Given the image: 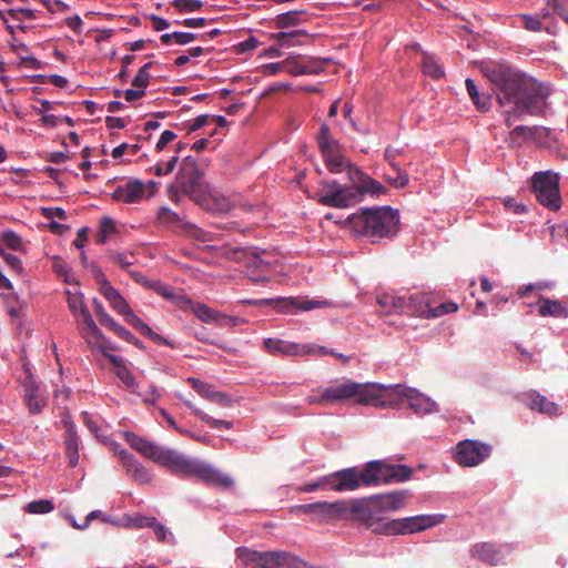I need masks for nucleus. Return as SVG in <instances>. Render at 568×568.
<instances>
[{
  "label": "nucleus",
  "mask_w": 568,
  "mask_h": 568,
  "mask_svg": "<svg viewBox=\"0 0 568 568\" xmlns=\"http://www.w3.org/2000/svg\"><path fill=\"white\" fill-rule=\"evenodd\" d=\"M485 75L495 87L508 128L525 114L538 115L550 94L548 85L507 64L487 68Z\"/></svg>",
  "instance_id": "obj_1"
},
{
  "label": "nucleus",
  "mask_w": 568,
  "mask_h": 568,
  "mask_svg": "<svg viewBox=\"0 0 568 568\" xmlns=\"http://www.w3.org/2000/svg\"><path fill=\"white\" fill-rule=\"evenodd\" d=\"M124 439L130 447L143 457L168 468L172 474L183 477H196L203 483L221 488H232L234 480L231 476L222 474L216 468L180 454L173 449L159 446L134 433L125 432Z\"/></svg>",
  "instance_id": "obj_2"
},
{
  "label": "nucleus",
  "mask_w": 568,
  "mask_h": 568,
  "mask_svg": "<svg viewBox=\"0 0 568 568\" xmlns=\"http://www.w3.org/2000/svg\"><path fill=\"white\" fill-rule=\"evenodd\" d=\"M346 223L354 233L375 241L393 236L397 232L399 215L389 206L365 207L351 214Z\"/></svg>",
  "instance_id": "obj_3"
},
{
  "label": "nucleus",
  "mask_w": 568,
  "mask_h": 568,
  "mask_svg": "<svg viewBox=\"0 0 568 568\" xmlns=\"http://www.w3.org/2000/svg\"><path fill=\"white\" fill-rule=\"evenodd\" d=\"M338 481L337 488L345 489V491H352L361 486H375L384 483V462L372 460L367 463L363 470L356 467H349L342 470H337Z\"/></svg>",
  "instance_id": "obj_4"
},
{
  "label": "nucleus",
  "mask_w": 568,
  "mask_h": 568,
  "mask_svg": "<svg viewBox=\"0 0 568 568\" xmlns=\"http://www.w3.org/2000/svg\"><path fill=\"white\" fill-rule=\"evenodd\" d=\"M444 518L440 514L397 518L376 526L374 531L386 536L410 535L437 526Z\"/></svg>",
  "instance_id": "obj_5"
},
{
  "label": "nucleus",
  "mask_w": 568,
  "mask_h": 568,
  "mask_svg": "<svg viewBox=\"0 0 568 568\" xmlns=\"http://www.w3.org/2000/svg\"><path fill=\"white\" fill-rule=\"evenodd\" d=\"M531 180L537 201L550 211H558L561 207L559 175L549 171L536 172Z\"/></svg>",
  "instance_id": "obj_6"
},
{
  "label": "nucleus",
  "mask_w": 568,
  "mask_h": 568,
  "mask_svg": "<svg viewBox=\"0 0 568 568\" xmlns=\"http://www.w3.org/2000/svg\"><path fill=\"white\" fill-rule=\"evenodd\" d=\"M359 200L361 190L354 182L352 185H343L336 181L325 182L318 196V202L329 207H347Z\"/></svg>",
  "instance_id": "obj_7"
},
{
  "label": "nucleus",
  "mask_w": 568,
  "mask_h": 568,
  "mask_svg": "<svg viewBox=\"0 0 568 568\" xmlns=\"http://www.w3.org/2000/svg\"><path fill=\"white\" fill-rule=\"evenodd\" d=\"M409 387L396 385H383L377 383H368L367 405L375 407H398L406 400Z\"/></svg>",
  "instance_id": "obj_8"
},
{
  "label": "nucleus",
  "mask_w": 568,
  "mask_h": 568,
  "mask_svg": "<svg viewBox=\"0 0 568 568\" xmlns=\"http://www.w3.org/2000/svg\"><path fill=\"white\" fill-rule=\"evenodd\" d=\"M295 514L308 515L313 521L329 524L344 519L345 500L316 501L311 504L297 505L292 508Z\"/></svg>",
  "instance_id": "obj_9"
},
{
  "label": "nucleus",
  "mask_w": 568,
  "mask_h": 568,
  "mask_svg": "<svg viewBox=\"0 0 568 568\" xmlns=\"http://www.w3.org/2000/svg\"><path fill=\"white\" fill-rule=\"evenodd\" d=\"M367 389L368 383L362 384L347 379L324 388V397L329 399L331 405L346 399H355L359 405H367Z\"/></svg>",
  "instance_id": "obj_10"
},
{
  "label": "nucleus",
  "mask_w": 568,
  "mask_h": 568,
  "mask_svg": "<svg viewBox=\"0 0 568 568\" xmlns=\"http://www.w3.org/2000/svg\"><path fill=\"white\" fill-rule=\"evenodd\" d=\"M243 303L254 306H270L274 305L281 313H293L294 311H311L314 308H322L328 306L327 301L306 300L300 297H278V298H263V300H246Z\"/></svg>",
  "instance_id": "obj_11"
},
{
  "label": "nucleus",
  "mask_w": 568,
  "mask_h": 568,
  "mask_svg": "<svg viewBox=\"0 0 568 568\" xmlns=\"http://www.w3.org/2000/svg\"><path fill=\"white\" fill-rule=\"evenodd\" d=\"M377 508L373 503V496L369 498L345 500L344 519L357 520L367 528H373L381 518Z\"/></svg>",
  "instance_id": "obj_12"
},
{
  "label": "nucleus",
  "mask_w": 568,
  "mask_h": 568,
  "mask_svg": "<svg viewBox=\"0 0 568 568\" xmlns=\"http://www.w3.org/2000/svg\"><path fill=\"white\" fill-rule=\"evenodd\" d=\"M490 446L480 442L466 439L458 443L455 452V460L464 467L479 465L490 455Z\"/></svg>",
  "instance_id": "obj_13"
},
{
  "label": "nucleus",
  "mask_w": 568,
  "mask_h": 568,
  "mask_svg": "<svg viewBox=\"0 0 568 568\" xmlns=\"http://www.w3.org/2000/svg\"><path fill=\"white\" fill-rule=\"evenodd\" d=\"M281 551H257L247 547H239L236 557L242 565L250 568H276Z\"/></svg>",
  "instance_id": "obj_14"
},
{
  "label": "nucleus",
  "mask_w": 568,
  "mask_h": 568,
  "mask_svg": "<svg viewBox=\"0 0 568 568\" xmlns=\"http://www.w3.org/2000/svg\"><path fill=\"white\" fill-rule=\"evenodd\" d=\"M202 179L203 173L201 170L179 172L176 175V183L185 195L199 203L204 195Z\"/></svg>",
  "instance_id": "obj_15"
},
{
  "label": "nucleus",
  "mask_w": 568,
  "mask_h": 568,
  "mask_svg": "<svg viewBox=\"0 0 568 568\" xmlns=\"http://www.w3.org/2000/svg\"><path fill=\"white\" fill-rule=\"evenodd\" d=\"M263 345L267 353L275 356H302L312 352L307 345L272 337L264 339Z\"/></svg>",
  "instance_id": "obj_16"
},
{
  "label": "nucleus",
  "mask_w": 568,
  "mask_h": 568,
  "mask_svg": "<svg viewBox=\"0 0 568 568\" xmlns=\"http://www.w3.org/2000/svg\"><path fill=\"white\" fill-rule=\"evenodd\" d=\"M24 403L29 413L33 415L40 414L48 403L44 390L32 377L27 378L24 383Z\"/></svg>",
  "instance_id": "obj_17"
},
{
  "label": "nucleus",
  "mask_w": 568,
  "mask_h": 568,
  "mask_svg": "<svg viewBox=\"0 0 568 568\" xmlns=\"http://www.w3.org/2000/svg\"><path fill=\"white\" fill-rule=\"evenodd\" d=\"M115 452L122 466L136 483L145 484L151 480L152 475L150 471L132 454L125 449H116Z\"/></svg>",
  "instance_id": "obj_18"
},
{
  "label": "nucleus",
  "mask_w": 568,
  "mask_h": 568,
  "mask_svg": "<svg viewBox=\"0 0 568 568\" xmlns=\"http://www.w3.org/2000/svg\"><path fill=\"white\" fill-rule=\"evenodd\" d=\"M408 494L406 490H396L387 494L374 495L373 503L378 514L384 511H397L405 507Z\"/></svg>",
  "instance_id": "obj_19"
},
{
  "label": "nucleus",
  "mask_w": 568,
  "mask_h": 568,
  "mask_svg": "<svg viewBox=\"0 0 568 568\" xmlns=\"http://www.w3.org/2000/svg\"><path fill=\"white\" fill-rule=\"evenodd\" d=\"M400 154V152L393 146H387L384 153L385 160L388 162L392 171L396 173V178H390L389 173H385L386 181L395 186V187H405L408 182V174L400 170L398 164L396 163L397 156Z\"/></svg>",
  "instance_id": "obj_20"
},
{
  "label": "nucleus",
  "mask_w": 568,
  "mask_h": 568,
  "mask_svg": "<svg viewBox=\"0 0 568 568\" xmlns=\"http://www.w3.org/2000/svg\"><path fill=\"white\" fill-rule=\"evenodd\" d=\"M349 179L352 182L356 183L357 187L361 190V197L365 193L378 195L385 191L384 186L378 181L366 175L359 169L349 168Z\"/></svg>",
  "instance_id": "obj_21"
},
{
  "label": "nucleus",
  "mask_w": 568,
  "mask_h": 568,
  "mask_svg": "<svg viewBox=\"0 0 568 568\" xmlns=\"http://www.w3.org/2000/svg\"><path fill=\"white\" fill-rule=\"evenodd\" d=\"M100 292L108 300L110 305L121 315L124 316L131 310L123 296L110 284L109 281H103Z\"/></svg>",
  "instance_id": "obj_22"
},
{
  "label": "nucleus",
  "mask_w": 568,
  "mask_h": 568,
  "mask_svg": "<svg viewBox=\"0 0 568 568\" xmlns=\"http://www.w3.org/2000/svg\"><path fill=\"white\" fill-rule=\"evenodd\" d=\"M539 315L542 317L552 316L557 318H567L568 317V308L557 300H550L540 297L539 302Z\"/></svg>",
  "instance_id": "obj_23"
},
{
  "label": "nucleus",
  "mask_w": 568,
  "mask_h": 568,
  "mask_svg": "<svg viewBox=\"0 0 568 568\" xmlns=\"http://www.w3.org/2000/svg\"><path fill=\"white\" fill-rule=\"evenodd\" d=\"M406 400L408 403L409 408H412L417 414H428L434 410L435 403L429 398L425 397L415 388L409 387V392L407 393Z\"/></svg>",
  "instance_id": "obj_24"
},
{
  "label": "nucleus",
  "mask_w": 568,
  "mask_h": 568,
  "mask_svg": "<svg viewBox=\"0 0 568 568\" xmlns=\"http://www.w3.org/2000/svg\"><path fill=\"white\" fill-rule=\"evenodd\" d=\"M470 552L473 557L490 566L497 565L500 559L499 551L496 549L495 545L490 542L476 544L471 547Z\"/></svg>",
  "instance_id": "obj_25"
},
{
  "label": "nucleus",
  "mask_w": 568,
  "mask_h": 568,
  "mask_svg": "<svg viewBox=\"0 0 568 568\" xmlns=\"http://www.w3.org/2000/svg\"><path fill=\"white\" fill-rule=\"evenodd\" d=\"M336 475H337V471L332 473L326 476H323L315 481L307 483L301 488V490L304 493H310V491H315L317 489H327L328 488V489H332V490L338 491V493L345 491V489L337 488L338 481H341V479H337L338 476H336Z\"/></svg>",
  "instance_id": "obj_26"
},
{
  "label": "nucleus",
  "mask_w": 568,
  "mask_h": 568,
  "mask_svg": "<svg viewBox=\"0 0 568 568\" xmlns=\"http://www.w3.org/2000/svg\"><path fill=\"white\" fill-rule=\"evenodd\" d=\"M413 469L406 465H392L384 462V483H402L410 478Z\"/></svg>",
  "instance_id": "obj_27"
},
{
  "label": "nucleus",
  "mask_w": 568,
  "mask_h": 568,
  "mask_svg": "<svg viewBox=\"0 0 568 568\" xmlns=\"http://www.w3.org/2000/svg\"><path fill=\"white\" fill-rule=\"evenodd\" d=\"M529 408L532 410H538L539 413L546 414L548 416H556L559 414L558 405L554 402H550L548 398L540 394H531Z\"/></svg>",
  "instance_id": "obj_28"
},
{
  "label": "nucleus",
  "mask_w": 568,
  "mask_h": 568,
  "mask_svg": "<svg viewBox=\"0 0 568 568\" xmlns=\"http://www.w3.org/2000/svg\"><path fill=\"white\" fill-rule=\"evenodd\" d=\"M79 315H81L84 325L80 328V333L84 338L89 341V343L91 342V337L94 339L103 338L102 332L94 323V320L88 308H82V312Z\"/></svg>",
  "instance_id": "obj_29"
},
{
  "label": "nucleus",
  "mask_w": 568,
  "mask_h": 568,
  "mask_svg": "<svg viewBox=\"0 0 568 568\" xmlns=\"http://www.w3.org/2000/svg\"><path fill=\"white\" fill-rule=\"evenodd\" d=\"M422 69L424 74L433 78L440 79L445 77V70L439 63L438 59L429 53L424 52L422 58Z\"/></svg>",
  "instance_id": "obj_30"
},
{
  "label": "nucleus",
  "mask_w": 568,
  "mask_h": 568,
  "mask_svg": "<svg viewBox=\"0 0 568 568\" xmlns=\"http://www.w3.org/2000/svg\"><path fill=\"white\" fill-rule=\"evenodd\" d=\"M305 30H294L288 32H276L271 33V39L275 40L281 47H294L303 45L304 43L300 40L301 37H306Z\"/></svg>",
  "instance_id": "obj_31"
},
{
  "label": "nucleus",
  "mask_w": 568,
  "mask_h": 568,
  "mask_svg": "<svg viewBox=\"0 0 568 568\" xmlns=\"http://www.w3.org/2000/svg\"><path fill=\"white\" fill-rule=\"evenodd\" d=\"M65 454L69 459V466L75 467L79 463V440L75 430L70 426L69 433L64 434Z\"/></svg>",
  "instance_id": "obj_32"
},
{
  "label": "nucleus",
  "mask_w": 568,
  "mask_h": 568,
  "mask_svg": "<svg viewBox=\"0 0 568 568\" xmlns=\"http://www.w3.org/2000/svg\"><path fill=\"white\" fill-rule=\"evenodd\" d=\"M377 303L385 313L403 312L406 308V297L384 294L378 297Z\"/></svg>",
  "instance_id": "obj_33"
},
{
  "label": "nucleus",
  "mask_w": 568,
  "mask_h": 568,
  "mask_svg": "<svg viewBox=\"0 0 568 568\" xmlns=\"http://www.w3.org/2000/svg\"><path fill=\"white\" fill-rule=\"evenodd\" d=\"M467 92L479 111H487L490 106V95L480 94L473 79L465 81Z\"/></svg>",
  "instance_id": "obj_34"
},
{
  "label": "nucleus",
  "mask_w": 568,
  "mask_h": 568,
  "mask_svg": "<svg viewBox=\"0 0 568 568\" xmlns=\"http://www.w3.org/2000/svg\"><path fill=\"white\" fill-rule=\"evenodd\" d=\"M185 405L193 410L196 417H199L203 423L207 424L212 428L224 427L226 429H231L233 427L232 422L213 418L202 409L195 407L194 404L190 400H186Z\"/></svg>",
  "instance_id": "obj_35"
},
{
  "label": "nucleus",
  "mask_w": 568,
  "mask_h": 568,
  "mask_svg": "<svg viewBox=\"0 0 568 568\" xmlns=\"http://www.w3.org/2000/svg\"><path fill=\"white\" fill-rule=\"evenodd\" d=\"M406 307H409L414 313L427 318V308L429 306V297L426 294L417 293L406 298Z\"/></svg>",
  "instance_id": "obj_36"
},
{
  "label": "nucleus",
  "mask_w": 568,
  "mask_h": 568,
  "mask_svg": "<svg viewBox=\"0 0 568 568\" xmlns=\"http://www.w3.org/2000/svg\"><path fill=\"white\" fill-rule=\"evenodd\" d=\"M304 11H288L282 14H278L274 24L277 29H287L291 27L298 26L303 21Z\"/></svg>",
  "instance_id": "obj_37"
},
{
  "label": "nucleus",
  "mask_w": 568,
  "mask_h": 568,
  "mask_svg": "<svg viewBox=\"0 0 568 568\" xmlns=\"http://www.w3.org/2000/svg\"><path fill=\"white\" fill-rule=\"evenodd\" d=\"M123 186L124 191V203H136L144 194V185L139 180H132L125 183Z\"/></svg>",
  "instance_id": "obj_38"
},
{
  "label": "nucleus",
  "mask_w": 568,
  "mask_h": 568,
  "mask_svg": "<svg viewBox=\"0 0 568 568\" xmlns=\"http://www.w3.org/2000/svg\"><path fill=\"white\" fill-rule=\"evenodd\" d=\"M164 298L173 301L178 307L183 311H187L189 307L193 306V301L180 292H175L172 287H164L162 295Z\"/></svg>",
  "instance_id": "obj_39"
},
{
  "label": "nucleus",
  "mask_w": 568,
  "mask_h": 568,
  "mask_svg": "<svg viewBox=\"0 0 568 568\" xmlns=\"http://www.w3.org/2000/svg\"><path fill=\"white\" fill-rule=\"evenodd\" d=\"M303 61L306 74H318L325 70L326 65L329 64L332 60L328 58L304 57Z\"/></svg>",
  "instance_id": "obj_40"
},
{
  "label": "nucleus",
  "mask_w": 568,
  "mask_h": 568,
  "mask_svg": "<svg viewBox=\"0 0 568 568\" xmlns=\"http://www.w3.org/2000/svg\"><path fill=\"white\" fill-rule=\"evenodd\" d=\"M326 166L328 168L329 172L332 173H338L342 171L343 168H353L349 163L346 162V159L344 155H342L338 152H335L333 154L324 156Z\"/></svg>",
  "instance_id": "obj_41"
},
{
  "label": "nucleus",
  "mask_w": 568,
  "mask_h": 568,
  "mask_svg": "<svg viewBox=\"0 0 568 568\" xmlns=\"http://www.w3.org/2000/svg\"><path fill=\"white\" fill-rule=\"evenodd\" d=\"M115 374L122 381V383L125 385L128 389H130L134 394L141 395V393L138 392V383L135 381L134 375L125 365H119V368L115 369Z\"/></svg>",
  "instance_id": "obj_42"
},
{
  "label": "nucleus",
  "mask_w": 568,
  "mask_h": 568,
  "mask_svg": "<svg viewBox=\"0 0 568 568\" xmlns=\"http://www.w3.org/2000/svg\"><path fill=\"white\" fill-rule=\"evenodd\" d=\"M116 232V226L114 221L111 217H103L100 221L99 232L97 234V243L104 244L108 240V236Z\"/></svg>",
  "instance_id": "obj_43"
},
{
  "label": "nucleus",
  "mask_w": 568,
  "mask_h": 568,
  "mask_svg": "<svg viewBox=\"0 0 568 568\" xmlns=\"http://www.w3.org/2000/svg\"><path fill=\"white\" fill-rule=\"evenodd\" d=\"M187 311H192L199 320L205 323L214 322L219 317V314L205 304H195L193 302V306L189 307Z\"/></svg>",
  "instance_id": "obj_44"
},
{
  "label": "nucleus",
  "mask_w": 568,
  "mask_h": 568,
  "mask_svg": "<svg viewBox=\"0 0 568 568\" xmlns=\"http://www.w3.org/2000/svg\"><path fill=\"white\" fill-rule=\"evenodd\" d=\"M187 383L192 386V388L203 398L210 400L216 389L207 383L202 382L195 377H189Z\"/></svg>",
  "instance_id": "obj_45"
},
{
  "label": "nucleus",
  "mask_w": 568,
  "mask_h": 568,
  "mask_svg": "<svg viewBox=\"0 0 568 568\" xmlns=\"http://www.w3.org/2000/svg\"><path fill=\"white\" fill-rule=\"evenodd\" d=\"M154 64V62H148L144 65H142L135 77L133 78L132 85L144 90L150 83L151 75L149 73V69Z\"/></svg>",
  "instance_id": "obj_46"
},
{
  "label": "nucleus",
  "mask_w": 568,
  "mask_h": 568,
  "mask_svg": "<svg viewBox=\"0 0 568 568\" xmlns=\"http://www.w3.org/2000/svg\"><path fill=\"white\" fill-rule=\"evenodd\" d=\"M24 509L29 514H47L52 511L54 506L51 500L40 499L28 503Z\"/></svg>",
  "instance_id": "obj_47"
},
{
  "label": "nucleus",
  "mask_w": 568,
  "mask_h": 568,
  "mask_svg": "<svg viewBox=\"0 0 568 568\" xmlns=\"http://www.w3.org/2000/svg\"><path fill=\"white\" fill-rule=\"evenodd\" d=\"M171 4L180 13L199 11L203 7V2L201 0H173Z\"/></svg>",
  "instance_id": "obj_48"
},
{
  "label": "nucleus",
  "mask_w": 568,
  "mask_h": 568,
  "mask_svg": "<svg viewBox=\"0 0 568 568\" xmlns=\"http://www.w3.org/2000/svg\"><path fill=\"white\" fill-rule=\"evenodd\" d=\"M93 306H94V312H95V315L98 316L99 323L102 326L111 329L116 322L104 311L102 303L100 301H98L97 298L93 300Z\"/></svg>",
  "instance_id": "obj_49"
},
{
  "label": "nucleus",
  "mask_w": 568,
  "mask_h": 568,
  "mask_svg": "<svg viewBox=\"0 0 568 568\" xmlns=\"http://www.w3.org/2000/svg\"><path fill=\"white\" fill-rule=\"evenodd\" d=\"M458 310V305L454 302H445L436 307L427 308V318L439 317L445 314L454 313Z\"/></svg>",
  "instance_id": "obj_50"
},
{
  "label": "nucleus",
  "mask_w": 568,
  "mask_h": 568,
  "mask_svg": "<svg viewBox=\"0 0 568 568\" xmlns=\"http://www.w3.org/2000/svg\"><path fill=\"white\" fill-rule=\"evenodd\" d=\"M67 294L68 306L74 316H78L82 312V308H88L84 305L83 295L81 293H71L70 291H68Z\"/></svg>",
  "instance_id": "obj_51"
},
{
  "label": "nucleus",
  "mask_w": 568,
  "mask_h": 568,
  "mask_svg": "<svg viewBox=\"0 0 568 568\" xmlns=\"http://www.w3.org/2000/svg\"><path fill=\"white\" fill-rule=\"evenodd\" d=\"M158 220L164 225H174L181 222V217L178 213L173 212L169 207H160L158 212Z\"/></svg>",
  "instance_id": "obj_52"
},
{
  "label": "nucleus",
  "mask_w": 568,
  "mask_h": 568,
  "mask_svg": "<svg viewBox=\"0 0 568 568\" xmlns=\"http://www.w3.org/2000/svg\"><path fill=\"white\" fill-rule=\"evenodd\" d=\"M519 19L521 20L523 27L528 31L538 32L542 30V21L539 17L520 14Z\"/></svg>",
  "instance_id": "obj_53"
},
{
  "label": "nucleus",
  "mask_w": 568,
  "mask_h": 568,
  "mask_svg": "<svg viewBox=\"0 0 568 568\" xmlns=\"http://www.w3.org/2000/svg\"><path fill=\"white\" fill-rule=\"evenodd\" d=\"M125 321L133 326L136 331H139L142 335H146V333L150 331V326L144 323L138 315H135L132 310H130L124 315Z\"/></svg>",
  "instance_id": "obj_54"
},
{
  "label": "nucleus",
  "mask_w": 568,
  "mask_h": 568,
  "mask_svg": "<svg viewBox=\"0 0 568 568\" xmlns=\"http://www.w3.org/2000/svg\"><path fill=\"white\" fill-rule=\"evenodd\" d=\"M2 241L6 245L14 251H20L22 248L21 237L14 233L13 231H6L2 233Z\"/></svg>",
  "instance_id": "obj_55"
},
{
  "label": "nucleus",
  "mask_w": 568,
  "mask_h": 568,
  "mask_svg": "<svg viewBox=\"0 0 568 568\" xmlns=\"http://www.w3.org/2000/svg\"><path fill=\"white\" fill-rule=\"evenodd\" d=\"M283 64L286 65L287 68V71L292 74V75H302V74H306V70L304 68V61H303V58H301V60H297V59H293V60H290L287 59L286 61L283 62Z\"/></svg>",
  "instance_id": "obj_56"
},
{
  "label": "nucleus",
  "mask_w": 568,
  "mask_h": 568,
  "mask_svg": "<svg viewBox=\"0 0 568 568\" xmlns=\"http://www.w3.org/2000/svg\"><path fill=\"white\" fill-rule=\"evenodd\" d=\"M547 4L550 6L554 11L568 23V6L566 0H547Z\"/></svg>",
  "instance_id": "obj_57"
},
{
  "label": "nucleus",
  "mask_w": 568,
  "mask_h": 568,
  "mask_svg": "<svg viewBox=\"0 0 568 568\" xmlns=\"http://www.w3.org/2000/svg\"><path fill=\"white\" fill-rule=\"evenodd\" d=\"M178 162H179V158L173 156L165 163V166H162L161 164H156L153 168L154 174L158 176H162V175L172 173L173 170L175 169Z\"/></svg>",
  "instance_id": "obj_58"
},
{
  "label": "nucleus",
  "mask_w": 568,
  "mask_h": 568,
  "mask_svg": "<svg viewBox=\"0 0 568 568\" xmlns=\"http://www.w3.org/2000/svg\"><path fill=\"white\" fill-rule=\"evenodd\" d=\"M323 158L339 151V143L333 138L318 143Z\"/></svg>",
  "instance_id": "obj_59"
},
{
  "label": "nucleus",
  "mask_w": 568,
  "mask_h": 568,
  "mask_svg": "<svg viewBox=\"0 0 568 568\" xmlns=\"http://www.w3.org/2000/svg\"><path fill=\"white\" fill-rule=\"evenodd\" d=\"M176 138V134L171 130H165L162 132L159 141L156 142L155 150L158 152L162 151L168 143L172 142Z\"/></svg>",
  "instance_id": "obj_60"
},
{
  "label": "nucleus",
  "mask_w": 568,
  "mask_h": 568,
  "mask_svg": "<svg viewBox=\"0 0 568 568\" xmlns=\"http://www.w3.org/2000/svg\"><path fill=\"white\" fill-rule=\"evenodd\" d=\"M210 402L216 403L223 407H231L233 405L232 398L224 392L216 390Z\"/></svg>",
  "instance_id": "obj_61"
},
{
  "label": "nucleus",
  "mask_w": 568,
  "mask_h": 568,
  "mask_svg": "<svg viewBox=\"0 0 568 568\" xmlns=\"http://www.w3.org/2000/svg\"><path fill=\"white\" fill-rule=\"evenodd\" d=\"M173 36H174V41L180 45L187 44V43L194 41L195 39H197V36L192 32L175 31V32H173Z\"/></svg>",
  "instance_id": "obj_62"
},
{
  "label": "nucleus",
  "mask_w": 568,
  "mask_h": 568,
  "mask_svg": "<svg viewBox=\"0 0 568 568\" xmlns=\"http://www.w3.org/2000/svg\"><path fill=\"white\" fill-rule=\"evenodd\" d=\"M3 260L6 261V263L12 271H14L17 273H22V271H23L22 263L18 256H16L11 253H8L4 255Z\"/></svg>",
  "instance_id": "obj_63"
},
{
  "label": "nucleus",
  "mask_w": 568,
  "mask_h": 568,
  "mask_svg": "<svg viewBox=\"0 0 568 568\" xmlns=\"http://www.w3.org/2000/svg\"><path fill=\"white\" fill-rule=\"evenodd\" d=\"M211 115L202 114L196 116L193 122L187 126V132L192 133L210 122Z\"/></svg>",
  "instance_id": "obj_64"
}]
</instances>
